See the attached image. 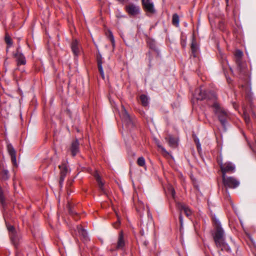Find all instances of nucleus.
Listing matches in <instances>:
<instances>
[{"label": "nucleus", "instance_id": "nucleus-1", "mask_svg": "<svg viewBox=\"0 0 256 256\" xmlns=\"http://www.w3.org/2000/svg\"><path fill=\"white\" fill-rule=\"evenodd\" d=\"M208 98L210 100V101L212 100V106L213 108V110L218 116L221 124L224 126L228 117L227 112L220 107L218 103L215 101L216 96L214 93L212 94L211 96H208Z\"/></svg>", "mask_w": 256, "mask_h": 256}, {"label": "nucleus", "instance_id": "nucleus-2", "mask_svg": "<svg viewBox=\"0 0 256 256\" xmlns=\"http://www.w3.org/2000/svg\"><path fill=\"white\" fill-rule=\"evenodd\" d=\"M214 240L216 246L222 250H228L229 249L228 246L224 242V230L218 225L214 236Z\"/></svg>", "mask_w": 256, "mask_h": 256}, {"label": "nucleus", "instance_id": "nucleus-3", "mask_svg": "<svg viewBox=\"0 0 256 256\" xmlns=\"http://www.w3.org/2000/svg\"><path fill=\"white\" fill-rule=\"evenodd\" d=\"M123 125L131 128L134 126V122L133 120L130 117L125 108L122 106V112L120 114Z\"/></svg>", "mask_w": 256, "mask_h": 256}, {"label": "nucleus", "instance_id": "nucleus-4", "mask_svg": "<svg viewBox=\"0 0 256 256\" xmlns=\"http://www.w3.org/2000/svg\"><path fill=\"white\" fill-rule=\"evenodd\" d=\"M224 186L230 188H235L240 184L238 180L233 176H222Z\"/></svg>", "mask_w": 256, "mask_h": 256}, {"label": "nucleus", "instance_id": "nucleus-5", "mask_svg": "<svg viewBox=\"0 0 256 256\" xmlns=\"http://www.w3.org/2000/svg\"><path fill=\"white\" fill-rule=\"evenodd\" d=\"M222 172V176H226V173H232L235 171V166L231 162H226L223 164L222 162L219 164Z\"/></svg>", "mask_w": 256, "mask_h": 256}, {"label": "nucleus", "instance_id": "nucleus-6", "mask_svg": "<svg viewBox=\"0 0 256 256\" xmlns=\"http://www.w3.org/2000/svg\"><path fill=\"white\" fill-rule=\"evenodd\" d=\"M177 206H178V208L179 209V210H180L179 219H180V224H181V226H182V222H183V220H182V212L183 210L184 212V214H186V215L187 216H190V214H192V211L189 208L188 206H186L182 204H180V203L178 204L177 205Z\"/></svg>", "mask_w": 256, "mask_h": 256}, {"label": "nucleus", "instance_id": "nucleus-7", "mask_svg": "<svg viewBox=\"0 0 256 256\" xmlns=\"http://www.w3.org/2000/svg\"><path fill=\"white\" fill-rule=\"evenodd\" d=\"M126 10L131 16H136L140 14V8L139 6L131 3L126 6Z\"/></svg>", "mask_w": 256, "mask_h": 256}, {"label": "nucleus", "instance_id": "nucleus-8", "mask_svg": "<svg viewBox=\"0 0 256 256\" xmlns=\"http://www.w3.org/2000/svg\"><path fill=\"white\" fill-rule=\"evenodd\" d=\"M142 4L144 10L149 14H154L155 12L154 4L152 0H142Z\"/></svg>", "mask_w": 256, "mask_h": 256}, {"label": "nucleus", "instance_id": "nucleus-9", "mask_svg": "<svg viewBox=\"0 0 256 256\" xmlns=\"http://www.w3.org/2000/svg\"><path fill=\"white\" fill-rule=\"evenodd\" d=\"M7 150L11 156L12 162L15 166L16 165V152L12 145L10 144H7Z\"/></svg>", "mask_w": 256, "mask_h": 256}, {"label": "nucleus", "instance_id": "nucleus-10", "mask_svg": "<svg viewBox=\"0 0 256 256\" xmlns=\"http://www.w3.org/2000/svg\"><path fill=\"white\" fill-rule=\"evenodd\" d=\"M80 48L79 42L76 40H74L71 44V49L74 55L78 56Z\"/></svg>", "mask_w": 256, "mask_h": 256}, {"label": "nucleus", "instance_id": "nucleus-11", "mask_svg": "<svg viewBox=\"0 0 256 256\" xmlns=\"http://www.w3.org/2000/svg\"><path fill=\"white\" fill-rule=\"evenodd\" d=\"M59 168L60 169V184H61L64 180V177L66 176V173L68 172V170L66 166V164H64L60 165Z\"/></svg>", "mask_w": 256, "mask_h": 256}, {"label": "nucleus", "instance_id": "nucleus-12", "mask_svg": "<svg viewBox=\"0 0 256 256\" xmlns=\"http://www.w3.org/2000/svg\"><path fill=\"white\" fill-rule=\"evenodd\" d=\"M15 57L17 61L18 66L21 64L24 65L26 64V58L22 54L18 52L15 54Z\"/></svg>", "mask_w": 256, "mask_h": 256}, {"label": "nucleus", "instance_id": "nucleus-13", "mask_svg": "<svg viewBox=\"0 0 256 256\" xmlns=\"http://www.w3.org/2000/svg\"><path fill=\"white\" fill-rule=\"evenodd\" d=\"M124 244L125 243L124 240L123 234L121 232L118 236L116 248L117 250H122L124 248Z\"/></svg>", "mask_w": 256, "mask_h": 256}, {"label": "nucleus", "instance_id": "nucleus-14", "mask_svg": "<svg viewBox=\"0 0 256 256\" xmlns=\"http://www.w3.org/2000/svg\"><path fill=\"white\" fill-rule=\"evenodd\" d=\"M76 230L78 234L85 239L86 240L88 239V234L85 230H84L81 226H76Z\"/></svg>", "mask_w": 256, "mask_h": 256}, {"label": "nucleus", "instance_id": "nucleus-15", "mask_svg": "<svg viewBox=\"0 0 256 256\" xmlns=\"http://www.w3.org/2000/svg\"><path fill=\"white\" fill-rule=\"evenodd\" d=\"M94 177L98 183V187L100 190L104 193L106 194V191L104 188V184L102 183L101 178L97 172H96L94 174Z\"/></svg>", "mask_w": 256, "mask_h": 256}, {"label": "nucleus", "instance_id": "nucleus-16", "mask_svg": "<svg viewBox=\"0 0 256 256\" xmlns=\"http://www.w3.org/2000/svg\"><path fill=\"white\" fill-rule=\"evenodd\" d=\"M71 152L73 156H74L78 152V143L77 140L74 142L72 144Z\"/></svg>", "mask_w": 256, "mask_h": 256}, {"label": "nucleus", "instance_id": "nucleus-17", "mask_svg": "<svg viewBox=\"0 0 256 256\" xmlns=\"http://www.w3.org/2000/svg\"><path fill=\"white\" fill-rule=\"evenodd\" d=\"M10 236L12 242L15 246H16L18 244L20 236L17 233H12L10 234Z\"/></svg>", "mask_w": 256, "mask_h": 256}, {"label": "nucleus", "instance_id": "nucleus-18", "mask_svg": "<svg viewBox=\"0 0 256 256\" xmlns=\"http://www.w3.org/2000/svg\"><path fill=\"white\" fill-rule=\"evenodd\" d=\"M196 93H198V95L196 96V98L199 100H202L207 98L206 96L205 92H202L201 89H198L196 90Z\"/></svg>", "mask_w": 256, "mask_h": 256}, {"label": "nucleus", "instance_id": "nucleus-19", "mask_svg": "<svg viewBox=\"0 0 256 256\" xmlns=\"http://www.w3.org/2000/svg\"><path fill=\"white\" fill-rule=\"evenodd\" d=\"M140 99L142 104L144 106H147L148 104V97L144 94H142L140 96Z\"/></svg>", "mask_w": 256, "mask_h": 256}, {"label": "nucleus", "instance_id": "nucleus-20", "mask_svg": "<svg viewBox=\"0 0 256 256\" xmlns=\"http://www.w3.org/2000/svg\"><path fill=\"white\" fill-rule=\"evenodd\" d=\"M168 144L170 146L175 147L177 146V140L174 138L172 136H169Z\"/></svg>", "mask_w": 256, "mask_h": 256}, {"label": "nucleus", "instance_id": "nucleus-21", "mask_svg": "<svg viewBox=\"0 0 256 256\" xmlns=\"http://www.w3.org/2000/svg\"><path fill=\"white\" fill-rule=\"evenodd\" d=\"M172 23L176 26H178L179 24V17L178 14H174L172 16Z\"/></svg>", "mask_w": 256, "mask_h": 256}, {"label": "nucleus", "instance_id": "nucleus-22", "mask_svg": "<svg viewBox=\"0 0 256 256\" xmlns=\"http://www.w3.org/2000/svg\"><path fill=\"white\" fill-rule=\"evenodd\" d=\"M191 48H192V53H195L198 50V46L196 44V42L194 40V39L192 40V42Z\"/></svg>", "mask_w": 256, "mask_h": 256}, {"label": "nucleus", "instance_id": "nucleus-23", "mask_svg": "<svg viewBox=\"0 0 256 256\" xmlns=\"http://www.w3.org/2000/svg\"><path fill=\"white\" fill-rule=\"evenodd\" d=\"M137 164L139 166H145L146 162L145 160L143 157H140L137 160Z\"/></svg>", "mask_w": 256, "mask_h": 256}, {"label": "nucleus", "instance_id": "nucleus-24", "mask_svg": "<svg viewBox=\"0 0 256 256\" xmlns=\"http://www.w3.org/2000/svg\"><path fill=\"white\" fill-rule=\"evenodd\" d=\"M98 70L100 72V74L102 78L103 79H104V70H102V63L99 62H98Z\"/></svg>", "mask_w": 256, "mask_h": 256}, {"label": "nucleus", "instance_id": "nucleus-25", "mask_svg": "<svg viewBox=\"0 0 256 256\" xmlns=\"http://www.w3.org/2000/svg\"><path fill=\"white\" fill-rule=\"evenodd\" d=\"M2 178L4 180H7L8 178V172L6 170H4L1 174Z\"/></svg>", "mask_w": 256, "mask_h": 256}, {"label": "nucleus", "instance_id": "nucleus-26", "mask_svg": "<svg viewBox=\"0 0 256 256\" xmlns=\"http://www.w3.org/2000/svg\"><path fill=\"white\" fill-rule=\"evenodd\" d=\"M235 56L238 58H240L242 56H243V53L240 50H236L235 52Z\"/></svg>", "mask_w": 256, "mask_h": 256}, {"label": "nucleus", "instance_id": "nucleus-27", "mask_svg": "<svg viewBox=\"0 0 256 256\" xmlns=\"http://www.w3.org/2000/svg\"><path fill=\"white\" fill-rule=\"evenodd\" d=\"M194 142L196 143L198 151H200V150H201V146L199 140L198 138H196L194 139Z\"/></svg>", "mask_w": 256, "mask_h": 256}, {"label": "nucleus", "instance_id": "nucleus-28", "mask_svg": "<svg viewBox=\"0 0 256 256\" xmlns=\"http://www.w3.org/2000/svg\"><path fill=\"white\" fill-rule=\"evenodd\" d=\"M4 200V198L2 194V188H0V203L3 204Z\"/></svg>", "mask_w": 256, "mask_h": 256}, {"label": "nucleus", "instance_id": "nucleus-29", "mask_svg": "<svg viewBox=\"0 0 256 256\" xmlns=\"http://www.w3.org/2000/svg\"><path fill=\"white\" fill-rule=\"evenodd\" d=\"M8 229L10 232V234H11L12 233H16L14 230V226H8Z\"/></svg>", "mask_w": 256, "mask_h": 256}, {"label": "nucleus", "instance_id": "nucleus-30", "mask_svg": "<svg viewBox=\"0 0 256 256\" xmlns=\"http://www.w3.org/2000/svg\"><path fill=\"white\" fill-rule=\"evenodd\" d=\"M110 39L112 43V46H114V37L111 32H110Z\"/></svg>", "mask_w": 256, "mask_h": 256}, {"label": "nucleus", "instance_id": "nucleus-31", "mask_svg": "<svg viewBox=\"0 0 256 256\" xmlns=\"http://www.w3.org/2000/svg\"><path fill=\"white\" fill-rule=\"evenodd\" d=\"M244 119L246 124H248L250 122V118L249 116L244 112Z\"/></svg>", "mask_w": 256, "mask_h": 256}, {"label": "nucleus", "instance_id": "nucleus-32", "mask_svg": "<svg viewBox=\"0 0 256 256\" xmlns=\"http://www.w3.org/2000/svg\"><path fill=\"white\" fill-rule=\"evenodd\" d=\"M5 40H6V42L7 44H10V45L12 44L11 39L10 37L6 36Z\"/></svg>", "mask_w": 256, "mask_h": 256}, {"label": "nucleus", "instance_id": "nucleus-33", "mask_svg": "<svg viewBox=\"0 0 256 256\" xmlns=\"http://www.w3.org/2000/svg\"><path fill=\"white\" fill-rule=\"evenodd\" d=\"M120 220H119V218H118V221L116 222L114 224V227L115 228H118V226L120 225Z\"/></svg>", "mask_w": 256, "mask_h": 256}, {"label": "nucleus", "instance_id": "nucleus-34", "mask_svg": "<svg viewBox=\"0 0 256 256\" xmlns=\"http://www.w3.org/2000/svg\"><path fill=\"white\" fill-rule=\"evenodd\" d=\"M170 190L171 192V194H172V197L174 198V195L175 194V192H174V188H170Z\"/></svg>", "mask_w": 256, "mask_h": 256}, {"label": "nucleus", "instance_id": "nucleus-35", "mask_svg": "<svg viewBox=\"0 0 256 256\" xmlns=\"http://www.w3.org/2000/svg\"><path fill=\"white\" fill-rule=\"evenodd\" d=\"M116 0L118 1L120 3L124 4L127 0Z\"/></svg>", "mask_w": 256, "mask_h": 256}, {"label": "nucleus", "instance_id": "nucleus-36", "mask_svg": "<svg viewBox=\"0 0 256 256\" xmlns=\"http://www.w3.org/2000/svg\"><path fill=\"white\" fill-rule=\"evenodd\" d=\"M138 204H139L140 205H142V206L143 204V203L142 202H140V201L138 202Z\"/></svg>", "mask_w": 256, "mask_h": 256}, {"label": "nucleus", "instance_id": "nucleus-37", "mask_svg": "<svg viewBox=\"0 0 256 256\" xmlns=\"http://www.w3.org/2000/svg\"><path fill=\"white\" fill-rule=\"evenodd\" d=\"M162 150L163 151H165V150H164V148H162Z\"/></svg>", "mask_w": 256, "mask_h": 256}, {"label": "nucleus", "instance_id": "nucleus-38", "mask_svg": "<svg viewBox=\"0 0 256 256\" xmlns=\"http://www.w3.org/2000/svg\"><path fill=\"white\" fill-rule=\"evenodd\" d=\"M228 0H226V2H228Z\"/></svg>", "mask_w": 256, "mask_h": 256}]
</instances>
